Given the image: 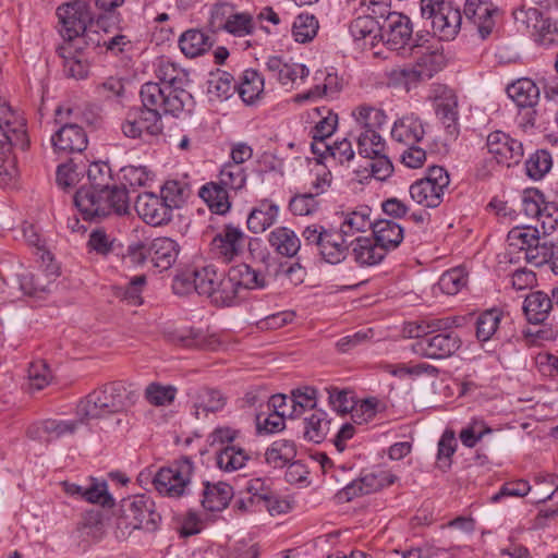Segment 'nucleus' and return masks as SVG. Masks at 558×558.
Here are the masks:
<instances>
[{"label": "nucleus", "mask_w": 558, "mask_h": 558, "mask_svg": "<svg viewBox=\"0 0 558 558\" xmlns=\"http://www.w3.org/2000/svg\"><path fill=\"white\" fill-rule=\"evenodd\" d=\"M315 111L318 116H323V112L327 113V116L322 117V119L311 131L313 141H318L324 145L326 144V140L329 138L336 131L338 124V116L325 107L322 109L315 108Z\"/></svg>", "instance_id": "54"}, {"label": "nucleus", "mask_w": 558, "mask_h": 558, "mask_svg": "<svg viewBox=\"0 0 558 558\" xmlns=\"http://www.w3.org/2000/svg\"><path fill=\"white\" fill-rule=\"evenodd\" d=\"M450 184L449 173L444 167L432 166L423 179L410 186V196L418 205L426 208L438 207Z\"/></svg>", "instance_id": "7"}, {"label": "nucleus", "mask_w": 558, "mask_h": 558, "mask_svg": "<svg viewBox=\"0 0 558 558\" xmlns=\"http://www.w3.org/2000/svg\"><path fill=\"white\" fill-rule=\"evenodd\" d=\"M279 207L270 199H260L247 217V228L253 233H262L277 221Z\"/></svg>", "instance_id": "32"}, {"label": "nucleus", "mask_w": 558, "mask_h": 558, "mask_svg": "<svg viewBox=\"0 0 558 558\" xmlns=\"http://www.w3.org/2000/svg\"><path fill=\"white\" fill-rule=\"evenodd\" d=\"M75 45L63 43L58 46L57 53L63 60V72L68 77L84 80L89 72V64L84 53L75 49Z\"/></svg>", "instance_id": "28"}, {"label": "nucleus", "mask_w": 558, "mask_h": 558, "mask_svg": "<svg viewBox=\"0 0 558 558\" xmlns=\"http://www.w3.org/2000/svg\"><path fill=\"white\" fill-rule=\"evenodd\" d=\"M57 15L64 43L73 41L77 35L86 31L87 24L92 21L87 3L80 0L61 4L57 9Z\"/></svg>", "instance_id": "9"}, {"label": "nucleus", "mask_w": 558, "mask_h": 558, "mask_svg": "<svg viewBox=\"0 0 558 558\" xmlns=\"http://www.w3.org/2000/svg\"><path fill=\"white\" fill-rule=\"evenodd\" d=\"M354 125L350 133H369L373 131L380 132L387 123V116L380 108H376L368 104H361L352 110Z\"/></svg>", "instance_id": "23"}, {"label": "nucleus", "mask_w": 558, "mask_h": 558, "mask_svg": "<svg viewBox=\"0 0 558 558\" xmlns=\"http://www.w3.org/2000/svg\"><path fill=\"white\" fill-rule=\"evenodd\" d=\"M0 136H9L22 150L29 147L25 119L4 102H0Z\"/></svg>", "instance_id": "21"}, {"label": "nucleus", "mask_w": 558, "mask_h": 558, "mask_svg": "<svg viewBox=\"0 0 558 558\" xmlns=\"http://www.w3.org/2000/svg\"><path fill=\"white\" fill-rule=\"evenodd\" d=\"M87 144L86 132L77 124H64L51 136V145L57 154L82 153Z\"/></svg>", "instance_id": "19"}, {"label": "nucleus", "mask_w": 558, "mask_h": 558, "mask_svg": "<svg viewBox=\"0 0 558 558\" xmlns=\"http://www.w3.org/2000/svg\"><path fill=\"white\" fill-rule=\"evenodd\" d=\"M229 274L241 293L265 286V278L260 272L245 263L232 266L229 269Z\"/></svg>", "instance_id": "40"}, {"label": "nucleus", "mask_w": 558, "mask_h": 558, "mask_svg": "<svg viewBox=\"0 0 558 558\" xmlns=\"http://www.w3.org/2000/svg\"><path fill=\"white\" fill-rule=\"evenodd\" d=\"M454 322L450 317L433 319L427 325L432 330L424 335L421 326L415 327V332L410 329L411 337L417 339L412 345L413 351L428 359H446L454 354L462 343L458 333L451 330Z\"/></svg>", "instance_id": "2"}, {"label": "nucleus", "mask_w": 558, "mask_h": 558, "mask_svg": "<svg viewBox=\"0 0 558 558\" xmlns=\"http://www.w3.org/2000/svg\"><path fill=\"white\" fill-rule=\"evenodd\" d=\"M163 337L168 342L184 348L214 351L220 344L216 335H209L192 327L167 328L163 330Z\"/></svg>", "instance_id": "16"}, {"label": "nucleus", "mask_w": 558, "mask_h": 558, "mask_svg": "<svg viewBox=\"0 0 558 558\" xmlns=\"http://www.w3.org/2000/svg\"><path fill=\"white\" fill-rule=\"evenodd\" d=\"M236 89L245 104H253L264 90V78L256 70L247 69L242 73Z\"/></svg>", "instance_id": "42"}, {"label": "nucleus", "mask_w": 558, "mask_h": 558, "mask_svg": "<svg viewBox=\"0 0 558 558\" xmlns=\"http://www.w3.org/2000/svg\"><path fill=\"white\" fill-rule=\"evenodd\" d=\"M487 148L499 165L508 168L518 165L524 156L523 144L501 131L487 136Z\"/></svg>", "instance_id": "14"}, {"label": "nucleus", "mask_w": 558, "mask_h": 558, "mask_svg": "<svg viewBox=\"0 0 558 558\" xmlns=\"http://www.w3.org/2000/svg\"><path fill=\"white\" fill-rule=\"evenodd\" d=\"M462 15L458 8H454L451 2L445 4L441 11L432 21L430 26L434 35L438 36L441 40L453 39L461 27Z\"/></svg>", "instance_id": "26"}, {"label": "nucleus", "mask_w": 558, "mask_h": 558, "mask_svg": "<svg viewBox=\"0 0 558 558\" xmlns=\"http://www.w3.org/2000/svg\"><path fill=\"white\" fill-rule=\"evenodd\" d=\"M180 253L179 244L170 238H157L148 243L149 260L160 271L171 268Z\"/></svg>", "instance_id": "25"}, {"label": "nucleus", "mask_w": 558, "mask_h": 558, "mask_svg": "<svg viewBox=\"0 0 558 558\" xmlns=\"http://www.w3.org/2000/svg\"><path fill=\"white\" fill-rule=\"evenodd\" d=\"M373 234L376 242L387 253L400 245L403 240V229L392 220H379L373 226Z\"/></svg>", "instance_id": "37"}, {"label": "nucleus", "mask_w": 558, "mask_h": 558, "mask_svg": "<svg viewBox=\"0 0 558 558\" xmlns=\"http://www.w3.org/2000/svg\"><path fill=\"white\" fill-rule=\"evenodd\" d=\"M194 463L189 457H181L155 474L153 485L162 496L181 498L190 493Z\"/></svg>", "instance_id": "6"}, {"label": "nucleus", "mask_w": 558, "mask_h": 558, "mask_svg": "<svg viewBox=\"0 0 558 558\" xmlns=\"http://www.w3.org/2000/svg\"><path fill=\"white\" fill-rule=\"evenodd\" d=\"M302 238L305 245L315 246L318 254L329 264H339L344 260L352 246L353 239L347 236L345 231L325 228L313 223L304 228Z\"/></svg>", "instance_id": "4"}, {"label": "nucleus", "mask_w": 558, "mask_h": 558, "mask_svg": "<svg viewBox=\"0 0 558 558\" xmlns=\"http://www.w3.org/2000/svg\"><path fill=\"white\" fill-rule=\"evenodd\" d=\"M74 204L85 220L101 219L112 214L122 216L130 211L128 190L114 184L97 190H77Z\"/></svg>", "instance_id": "1"}, {"label": "nucleus", "mask_w": 558, "mask_h": 558, "mask_svg": "<svg viewBox=\"0 0 558 558\" xmlns=\"http://www.w3.org/2000/svg\"><path fill=\"white\" fill-rule=\"evenodd\" d=\"M271 248L283 257H294L301 248L296 233L288 227H277L268 234Z\"/></svg>", "instance_id": "34"}, {"label": "nucleus", "mask_w": 558, "mask_h": 558, "mask_svg": "<svg viewBox=\"0 0 558 558\" xmlns=\"http://www.w3.org/2000/svg\"><path fill=\"white\" fill-rule=\"evenodd\" d=\"M76 411L77 415L81 416L80 420H82V423L84 421L100 418L109 415L98 388L88 393L83 400L78 402Z\"/></svg>", "instance_id": "48"}, {"label": "nucleus", "mask_w": 558, "mask_h": 558, "mask_svg": "<svg viewBox=\"0 0 558 558\" xmlns=\"http://www.w3.org/2000/svg\"><path fill=\"white\" fill-rule=\"evenodd\" d=\"M13 147H16L13 138L0 136V184L4 187L14 186L19 178L16 158L12 153Z\"/></svg>", "instance_id": "31"}, {"label": "nucleus", "mask_w": 558, "mask_h": 558, "mask_svg": "<svg viewBox=\"0 0 558 558\" xmlns=\"http://www.w3.org/2000/svg\"><path fill=\"white\" fill-rule=\"evenodd\" d=\"M29 388L33 390H41L47 387L51 379L52 373L45 361H35L29 364L28 371Z\"/></svg>", "instance_id": "62"}, {"label": "nucleus", "mask_w": 558, "mask_h": 558, "mask_svg": "<svg viewBox=\"0 0 558 558\" xmlns=\"http://www.w3.org/2000/svg\"><path fill=\"white\" fill-rule=\"evenodd\" d=\"M316 389L312 387H304L303 389H296L292 391V396L289 399L292 411L289 413L290 416H300L306 410H313L316 407Z\"/></svg>", "instance_id": "56"}, {"label": "nucleus", "mask_w": 558, "mask_h": 558, "mask_svg": "<svg viewBox=\"0 0 558 558\" xmlns=\"http://www.w3.org/2000/svg\"><path fill=\"white\" fill-rule=\"evenodd\" d=\"M508 96L519 108L536 107L539 101V88L530 78L522 77L507 87Z\"/></svg>", "instance_id": "35"}, {"label": "nucleus", "mask_w": 558, "mask_h": 558, "mask_svg": "<svg viewBox=\"0 0 558 558\" xmlns=\"http://www.w3.org/2000/svg\"><path fill=\"white\" fill-rule=\"evenodd\" d=\"M108 414L125 412L138 401V390L121 380L111 381L98 388Z\"/></svg>", "instance_id": "11"}, {"label": "nucleus", "mask_w": 558, "mask_h": 558, "mask_svg": "<svg viewBox=\"0 0 558 558\" xmlns=\"http://www.w3.org/2000/svg\"><path fill=\"white\" fill-rule=\"evenodd\" d=\"M355 141L357 153L364 158H371L385 154L387 151V144L385 138L379 132L373 131L369 133H349Z\"/></svg>", "instance_id": "39"}, {"label": "nucleus", "mask_w": 558, "mask_h": 558, "mask_svg": "<svg viewBox=\"0 0 558 558\" xmlns=\"http://www.w3.org/2000/svg\"><path fill=\"white\" fill-rule=\"evenodd\" d=\"M502 318V313L497 308L483 312L476 319V338L480 341H488L497 332Z\"/></svg>", "instance_id": "51"}, {"label": "nucleus", "mask_w": 558, "mask_h": 558, "mask_svg": "<svg viewBox=\"0 0 558 558\" xmlns=\"http://www.w3.org/2000/svg\"><path fill=\"white\" fill-rule=\"evenodd\" d=\"M557 38L558 20L546 16L543 13L534 35V40L542 46H550Z\"/></svg>", "instance_id": "64"}, {"label": "nucleus", "mask_w": 558, "mask_h": 558, "mask_svg": "<svg viewBox=\"0 0 558 558\" xmlns=\"http://www.w3.org/2000/svg\"><path fill=\"white\" fill-rule=\"evenodd\" d=\"M287 413L282 411H272L268 415L257 414L256 415V429L258 434H274L281 432L286 424L284 417Z\"/></svg>", "instance_id": "63"}, {"label": "nucleus", "mask_w": 558, "mask_h": 558, "mask_svg": "<svg viewBox=\"0 0 558 558\" xmlns=\"http://www.w3.org/2000/svg\"><path fill=\"white\" fill-rule=\"evenodd\" d=\"M221 274L222 271H218L213 265L197 269L196 292L210 299L214 291L218 288Z\"/></svg>", "instance_id": "58"}, {"label": "nucleus", "mask_w": 558, "mask_h": 558, "mask_svg": "<svg viewBox=\"0 0 558 558\" xmlns=\"http://www.w3.org/2000/svg\"><path fill=\"white\" fill-rule=\"evenodd\" d=\"M142 108L161 120L162 116L178 117L184 108L192 104L193 98L189 92H178L171 86H163L157 82L145 83L140 90Z\"/></svg>", "instance_id": "5"}, {"label": "nucleus", "mask_w": 558, "mask_h": 558, "mask_svg": "<svg viewBox=\"0 0 558 558\" xmlns=\"http://www.w3.org/2000/svg\"><path fill=\"white\" fill-rule=\"evenodd\" d=\"M553 167V158L548 150L538 149L525 161V170L529 178L533 180L543 179Z\"/></svg>", "instance_id": "52"}, {"label": "nucleus", "mask_w": 558, "mask_h": 558, "mask_svg": "<svg viewBox=\"0 0 558 558\" xmlns=\"http://www.w3.org/2000/svg\"><path fill=\"white\" fill-rule=\"evenodd\" d=\"M178 389L172 385H162L154 381L145 388L144 397L154 407H167L174 401Z\"/></svg>", "instance_id": "50"}, {"label": "nucleus", "mask_w": 558, "mask_h": 558, "mask_svg": "<svg viewBox=\"0 0 558 558\" xmlns=\"http://www.w3.org/2000/svg\"><path fill=\"white\" fill-rule=\"evenodd\" d=\"M412 32L410 19L398 12L387 14L379 27L381 39L393 50L403 48Z\"/></svg>", "instance_id": "17"}, {"label": "nucleus", "mask_w": 558, "mask_h": 558, "mask_svg": "<svg viewBox=\"0 0 558 558\" xmlns=\"http://www.w3.org/2000/svg\"><path fill=\"white\" fill-rule=\"evenodd\" d=\"M247 174L241 165L226 163L222 166L217 182H208L199 189V197L211 211L223 215L231 207L229 192H238L245 187Z\"/></svg>", "instance_id": "3"}, {"label": "nucleus", "mask_w": 558, "mask_h": 558, "mask_svg": "<svg viewBox=\"0 0 558 558\" xmlns=\"http://www.w3.org/2000/svg\"><path fill=\"white\" fill-rule=\"evenodd\" d=\"M235 89L233 76L228 72L211 74L208 80L207 94L211 100L228 99Z\"/></svg>", "instance_id": "49"}, {"label": "nucleus", "mask_w": 558, "mask_h": 558, "mask_svg": "<svg viewBox=\"0 0 558 558\" xmlns=\"http://www.w3.org/2000/svg\"><path fill=\"white\" fill-rule=\"evenodd\" d=\"M466 282L468 276L464 269L452 268L440 276L438 287L444 293L454 295L466 286Z\"/></svg>", "instance_id": "60"}, {"label": "nucleus", "mask_w": 558, "mask_h": 558, "mask_svg": "<svg viewBox=\"0 0 558 558\" xmlns=\"http://www.w3.org/2000/svg\"><path fill=\"white\" fill-rule=\"evenodd\" d=\"M296 456L294 441L288 439L275 440L265 452V461L275 469H281L291 463Z\"/></svg>", "instance_id": "38"}, {"label": "nucleus", "mask_w": 558, "mask_h": 558, "mask_svg": "<svg viewBox=\"0 0 558 558\" xmlns=\"http://www.w3.org/2000/svg\"><path fill=\"white\" fill-rule=\"evenodd\" d=\"M318 29V21L313 15L300 14L292 26V35L298 43L312 40Z\"/></svg>", "instance_id": "61"}, {"label": "nucleus", "mask_w": 558, "mask_h": 558, "mask_svg": "<svg viewBox=\"0 0 558 558\" xmlns=\"http://www.w3.org/2000/svg\"><path fill=\"white\" fill-rule=\"evenodd\" d=\"M191 195L190 184L183 180H168L161 187V197L169 208H180Z\"/></svg>", "instance_id": "45"}, {"label": "nucleus", "mask_w": 558, "mask_h": 558, "mask_svg": "<svg viewBox=\"0 0 558 558\" xmlns=\"http://www.w3.org/2000/svg\"><path fill=\"white\" fill-rule=\"evenodd\" d=\"M232 496L233 488L229 484L204 482L199 501L208 511H221L229 505Z\"/></svg>", "instance_id": "30"}, {"label": "nucleus", "mask_w": 558, "mask_h": 558, "mask_svg": "<svg viewBox=\"0 0 558 558\" xmlns=\"http://www.w3.org/2000/svg\"><path fill=\"white\" fill-rule=\"evenodd\" d=\"M464 16L474 24L482 39H486L495 27L494 13L496 10L487 0H466L463 9Z\"/></svg>", "instance_id": "22"}, {"label": "nucleus", "mask_w": 558, "mask_h": 558, "mask_svg": "<svg viewBox=\"0 0 558 558\" xmlns=\"http://www.w3.org/2000/svg\"><path fill=\"white\" fill-rule=\"evenodd\" d=\"M427 98L433 101L437 118L450 134L457 132L458 99L454 92L447 85L434 83L429 87Z\"/></svg>", "instance_id": "10"}, {"label": "nucleus", "mask_w": 558, "mask_h": 558, "mask_svg": "<svg viewBox=\"0 0 558 558\" xmlns=\"http://www.w3.org/2000/svg\"><path fill=\"white\" fill-rule=\"evenodd\" d=\"M153 508V500L145 495H136L132 498L123 499L118 526L132 530H156L161 518Z\"/></svg>", "instance_id": "8"}, {"label": "nucleus", "mask_w": 558, "mask_h": 558, "mask_svg": "<svg viewBox=\"0 0 558 558\" xmlns=\"http://www.w3.org/2000/svg\"><path fill=\"white\" fill-rule=\"evenodd\" d=\"M369 211L371 209L364 206L347 214L339 230L345 231L349 239H355L354 235L356 233L365 232L367 229L373 228L374 223L369 218Z\"/></svg>", "instance_id": "46"}, {"label": "nucleus", "mask_w": 558, "mask_h": 558, "mask_svg": "<svg viewBox=\"0 0 558 558\" xmlns=\"http://www.w3.org/2000/svg\"><path fill=\"white\" fill-rule=\"evenodd\" d=\"M179 46L186 57L195 58L206 52L211 47V41L202 31L189 29L180 36Z\"/></svg>", "instance_id": "41"}, {"label": "nucleus", "mask_w": 558, "mask_h": 558, "mask_svg": "<svg viewBox=\"0 0 558 558\" xmlns=\"http://www.w3.org/2000/svg\"><path fill=\"white\" fill-rule=\"evenodd\" d=\"M539 240V231L532 226H518L507 235L509 248L513 252H526L533 243Z\"/></svg>", "instance_id": "44"}, {"label": "nucleus", "mask_w": 558, "mask_h": 558, "mask_svg": "<svg viewBox=\"0 0 558 558\" xmlns=\"http://www.w3.org/2000/svg\"><path fill=\"white\" fill-rule=\"evenodd\" d=\"M156 76L158 77L160 85L171 86V88L178 92H187L185 86L189 83L187 73L178 68L173 62L168 59H160L156 69Z\"/></svg>", "instance_id": "36"}, {"label": "nucleus", "mask_w": 558, "mask_h": 558, "mask_svg": "<svg viewBox=\"0 0 558 558\" xmlns=\"http://www.w3.org/2000/svg\"><path fill=\"white\" fill-rule=\"evenodd\" d=\"M82 425V420L47 418L28 426L26 435L34 440L52 441L72 436Z\"/></svg>", "instance_id": "15"}, {"label": "nucleus", "mask_w": 558, "mask_h": 558, "mask_svg": "<svg viewBox=\"0 0 558 558\" xmlns=\"http://www.w3.org/2000/svg\"><path fill=\"white\" fill-rule=\"evenodd\" d=\"M217 287V290L214 291L210 298L211 302L216 305L230 306L236 299L242 296L229 272L227 275L225 272L221 274V280Z\"/></svg>", "instance_id": "53"}, {"label": "nucleus", "mask_w": 558, "mask_h": 558, "mask_svg": "<svg viewBox=\"0 0 558 558\" xmlns=\"http://www.w3.org/2000/svg\"><path fill=\"white\" fill-rule=\"evenodd\" d=\"M523 312L531 324H542L555 312V305L550 296L543 291H534L526 295L523 303Z\"/></svg>", "instance_id": "29"}, {"label": "nucleus", "mask_w": 558, "mask_h": 558, "mask_svg": "<svg viewBox=\"0 0 558 558\" xmlns=\"http://www.w3.org/2000/svg\"><path fill=\"white\" fill-rule=\"evenodd\" d=\"M352 254L360 266H374L386 256V252L374 238L356 236L352 242Z\"/></svg>", "instance_id": "33"}, {"label": "nucleus", "mask_w": 558, "mask_h": 558, "mask_svg": "<svg viewBox=\"0 0 558 558\" xmlns=\"http://www.w3.org/2000/svg\"><path fill=\"white\" fill-rule=\"evenodd\" d=\"M543 12L536 8L521 7L513 11L514 23L519 31L531 34L536 33Z\"/></svg>", "instance_id": "59"}, {"label": "nucleus", "mask_w": 558, "mask_h": 558, "mask_svg": "<svg viewBox=\"0 0 558 558\" xmlns=\"http://www.w3.org/2000/svg\"><path fill=\"white\" fill-rule=\"evenodd\" d=\"M89 185L78 190H97L112 185L111 168L107 162H93L87 170Z\"/></svg>", "instance_id": "57"}, {"label": "nucleus", "mask_w": 558, "mask_h": 558, "mask_svg": "<svg viewBox=\"0 0 558 558\" xmlns=\"http://www.w3.org/2000/svg\"><path fill=\"white\" fill-rule=\"evenodd\" d=\"M190 397L196 418L221 411L227 404V397L220 390L210 387H199Z\"/></svg>", "instance_id": "24"}, {"label": "nucleus", "mask_w": 558, "mask_h": 558, "mask_svg": "<svg viewBox=\"0 0 558 558\" xmlns=\"http://www.w3.org/2000/svg\"><path fill=\"white\" fill-rule=\"evenodd\" d=\"M222 28L233 36L244 37L254 33L255 23L250 13H233L227 17Z\"/></svg>", "instance_id": "55"}, {"label": "nucleus", "mask_w": 558, "mask_h": 558, "mask_svg": "<svg viewBox=\"0 0 558 558\" xmlns=\"http://www.w3.org/2000/svg\"><path fill=\"white\" fill-rule=\"evenodd\" d=\"M266 71L270 80H275L288 88H293L298 81L303 82L310 74L304 64L287 61L278 56H271L267 59Z\"/></svg>", "instance_id": "18"}, {"label": "nucleus", "mask_w": 558, "mask_h": 558, "mask_svg": "<svg viewBox=\"0 0 558 558\" xmlns=\"http://www.w3.org/2000/svg\"><path fill=\"white\" fill-rule=\"evenodd\" d=\"M135 209L140 217L148 225L161 226L171 220L172 211L169 205L151 193L138 195L135 202Z\"/></svg>", "instance_id": "20"}, {"label": "nucleus", "mask_w": 558, "mask_h": 558, "mask_svg": "<svg viewBox=\"0 0 558 558\" xmlns=\"http://www.w3.org/2000/svg\"><path fill=\"white\" fill-rule=\"evenodd\" d=\"M246 239L239 227L227 225L214 236L211 251L223 263H231L244 253Z\"/></svg>", "instance_id": "12"}, {"label": "nucleus", "mask_w": 558, "mask_h": 558, "mask_svg": "<svg viewBox=\"0 0 558 558\" xmlns=\"http://www.w3.org/2000/svg\"><path fill=\"white\" fill-rule=\"evenodd\" d=\"M329 429L330 421L323 410H316L305 418L304 437L311 441L319 444L326 438Z\"/></svg>", "instance_id": "47"}, {"label": "nucleus", "mask_w": 558, "mask_h": 558, "mask_svg": "<svg viewBox=\"0 0 558 558\" xmlns=\"http://www.w3.org/2000/svg\"><path fill=\"white\" fill-rule=\"evenodd\" d=\"M162 129L161 120L142 107L129 110L124 122L121 124L122 133L130 138L157 136L162 132Z\"/></svg>", "instance_id": "13"}, {"label": "nucleus", "mask_w": 558, "mask_h": 558, "mask_svg": "<svg viewBox=\"0 0 558 558\" xmlns=\"http://www.w3.org/2000/svg\"><path fill=\"white\" fill-rule=\"evenodd\" d=\"M425 129L422 120L414 113L405 114L395 121L391 138L404 145H413L424 138Z\"/></svg>", "instance_id": "27"}, {"label": "nucleus", "mask_w": 558, "mask_h": 558, "mask_svg": "<svg viewBox=\"0 0 558 558\" xmlns=\"http://www.w3.org/2000/svg\"><path fill=\"white\" fill-rule=\"evenodd\" d=\"M250 454L241 447L227 445L216 457L217 466L226 472H233L245 466Z\"/></svg>", "instance_id": "43"}]
</instances>
